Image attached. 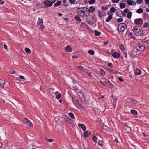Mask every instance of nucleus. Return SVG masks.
I'll use <instances>...</instances> for the list:
<instances>
[{
    "label": "nucleus",
    "mask_w": 149,
    "mask_h": 149,
    "mask_svg": "<svg viewBox=\"0 0 149 149\" xmlns=\"http://www.w3.org/2000/svg\"><path fill=\"white\" fill-rule=\"evenodd\" d=\"M78 15L81 17H86L89 15V11L86 7H77Z\"/></svg>",
    "instance_id": "1"
},
{
    "label": "nucleus",
    "mask_w": 149,
    "mask_h": 149,
    "mask_svg": "<svg viewBox=\"0 0 149 149\" xmlns=\"http://www.w3.org/2000/svg\"><path fill=\"white\" fill-rule=\"evenodd\" d=\"M127 26L124 23H120L118 26L117 30L119 33H123L127 29Z\"/></svg>",
    "instance_id": "2"
},
{
    "label": "nucleus",
    "mask_w": 149,
    "mask_h": 149,
    "mask_svg": "<svg viewBox=\"0 0 149 149\" xmlns=\"http://www.w3.org/2000/svg\"><path fill=\"white\" fill-rule=\"evenodd\" d=\"M133 31L134 33L136 36H141L143 34V31L139 28H137L136 26L134 27Z\"/></svg>",
    "instance_id": "3"
},
{
    "label": "nucleus",
    "mask_w": 149,
    "mask_h": 149,
    "mask_svg": "<svg viewBox=\"0 0 149 149\" xmlns=\"http://www.w3.org/2000/svg\"><path fill=\"white\" fill-rule=\"evenodd\" d=\"M135 48L137 51L141 52L145 49V47L143 44H139L135 46Z\"/></svg>",
    "instance_id": "4"
},
{
    "label": "nucleus",
    "mask_w": 149,
    "mask_h": 149,
    "mask_svg": "<svg viewBox=\"0 0 149 149\" xmlns=\"http://www.w3.org/2000/svg\"><path fill=\"white\" fill-rule=\"evenodd\" d=\"M134 23L135 24L141 26L143 24V21L141 18H139L135 19Z\"/></svg>",
    "instance_id": "5"
},
{
    "label": "nucleus",
    "mask_w": 149,
    "mask_h": 149,
    "mask_svg": "<svg viewBox=\"0 0 149 149\" xmlns=\"http://www.w3.org/2000/svg\"><path fill=\"white\" fill-rule=\"evenodd\" d=\"M100 82L104 86H106L107 84L110 83L108 79H106L103 78H101Z\"/></svg>",
    "instance_id": "6"
},
{
    "label": "nucleus",
    "mask_w": 149,
    "mask_h": 149,
    "mask_svg": "<svg viewBox=\"0 0 149 149\" xmlns=\"http://www.w3.org/2000/svg\"><path fill=\"white\" fill-rule=\"evenodd\" d=\"M23 123L24 124H25L27 126H30L32 127H33V125L31 122L26 118H25L24 120Z\"/></svg>",
    "instance_id": "7"
},
{
    "label": "nucleus",
    "mask_w": 149,
    "mask_h": 149,
    "mask_svg": "<svg viewBox=\"0 0 149 149\" xmlns=\"http://www.w3.org/2000/svg\"><path fill=\"white\" fill-rule=\"evenodd\" d=\"M43 20L42 18H40L39 17L38 18V20L37 22L38 24L40 26V28L42 29L44 28V26L43 25Z\"/></svg>",
    "instance_id": "8"
},
{
    "label": "nucleus",
    "mask_w": 149,
    "mask_h": 149,
    "mask_svg": "<svg viewBox=\"0 0 149 149\" xmlns=\"http://www.w3.org/2000/svg\"><path fill=\"white\" fill-rule=\"evenodd\" d=\"M84 72L85 73H86V75L88 76L90 78L92 77V75L91 74V73L89 72V71L86 69H84Z\"/></svg>",
    "instance_id": "9"
},
{
    "label": "nucleus",
    "mask_w": 149,
    "mask_h": 149,
    "mask_svg": "<svg viewBox=\"0 0 149 149\" xmlns=\"http://www.w3.org/2000/svg\"><path fill=\"white\" fill-rule=\"evenodd\" d=\"M45 6L47 7H48L52 6L53 3H51V2H50L47 0H46L44 2Z\"/></svg>",
    "instance_id": "10"
},
{
    "label": "nucleus",
    "mask_w": 149,
    "mask_h": 149,
    "mask_svg": "<svg viewBox=\"0 0 149 149\" xmlns=\"http://www.w3.org/2000/svg\"><path fill=\"white\" fill-rule=\"evenodd\" d=\"M65 51L68 52H70L72 51V49L70 46L68 45L65 48Z\"/></svg>",
    "instance_id": "11"
},
{
    "label": "nucleus",
    "mask_w": 149,
    "mask_h": 149,
    "mask_svg": "<svg viewBox=\"0 0 149 149\" xmlns=\"http://www.w3.org/2000/svg\"><path fill=\"white\" fill-rule=\"evenodd\" d=\"M91 134V131H87L84 132L83 136L85 138H86L88 136V135Z\"/></svg>",
    "instance_id": "12"
},
{
    "label": "nucleus",
    "mask_w": 149,
    "mask_h": 149,
    "mask_svg": "<svg viewBox=\"0 0 149 149\" xmlns=\"http://www.w3.org/2000/svg\"><path fill=\"white\" fill-rule=\"evenodd\" d=\"M78 126L79 127H81L83 131H85L86 130V127L84 124L79 123Z\"/></svg>",
    "instance_id": "13"
},
{
    "label": "nucleus",
    "mask_w": 149,
    "mask_h": 149,
    "mask_svg": "<svg viewBox=\"0 0 149 149\" xmlns=\"http://www.w3.org/2000/svg\"><path fill=\"white\" fill-rule=\"evenodd\" d=\"M79 95L80 98H83L85 100V95L84 93L83 92H80L79 93Z\"/></svg>",
    "instance_id": "14"
},
{
    "label": "nucleus",
    "mask_w": 149,
    "mask_h": 149,
    "mask_svg": "<svg viewBox=\"0 0 149 149\" xmlns=\"http://www.w3.org/2000/svg\"><path fill=\"white\" fill-rule=\"evenodd\" d=\"M103 129L106 130L107 131L110 132L111 130L106 125H103L102 126Z\"/></svg>",
    "instance_id": "15"
},
{
    "label": "nucleus",
    "mask_w": 149,
    "mask_h": 149,
    "mask_svg": "<svg viewBox=\"0 0 149 149\" xmlns=\"http://www.w3.org/2000/svg\"><path fill=\"white\" fill-rule=\"evenodd\" d=\"M112 56L114 58H118L120 57V55L117 52H114L112 54Z\"/></svg>",
    "instance_id": "16"
},
{
    "label": "nucleus",
    "mask_w": 149,
    "mask_h": 149,
    "mask_svg": "<svg viewBox=\"0 0 149 149\" xmlns=\"http://www.w3.org/2000/svg\"><path fill=\"white\" fill-rule=\"evenodd\" d=\"M113 15V14H111L110 15H109L107 18L106 19V22H108L110 21L111 19L113 18L112 15Z\"/></svg>",
    "instance_id": "17"
},
{
    "label": "nucleus",
    "mask_w": 149,
    "mask_h": 149,
    "mask_svg": "<svg viewBox=\"0 0 149 149\" xmlns=\"http://www.w3.org/2000/svg\"><path fill=\"white\" fill-rule=\"evenodd\" d=\"M79 16V15L76 16L75 17V19L76 21H78V22L80 23L81 22V20Z\"/></svg>",
    "instance_id": "18"
},
{
    "label": "nucleus",
    "mask_w": 149,
    "mask_h": 149,
    "mask_svg": "<svg viewBox=\"0 0 149 149\" xmlns=\"http://www.w3.org/2000/svg\"><path fill=\"white\" fill-rule=\"evenodd\" d=\"M56 95V97L58 99H59L60 98L61 94L58 92L57 91L55 93Z\"/></svg>",
    "instance_id": "19"
},
{
    "label": "nucleus",
    "mask_w": 149,
    "mask_h": 149,
    "mask_svg": "<svg viewBox=\"0 0 149 149\" xmlns=\"http://www.w3.org/2000/svg\"><path fill=\"white\" fill-rule=\"evenodd\" d=\"M135 74L137 75L141 74V71L139 69H137L135 72Z\"/></svg>",
    "instance_id": "20"
},
{
    "label": "nucleus",
    "mask_w": 149,
    "mask_h": 149,
    "mask_svg": "<svg viewBox=\"0 0 149 149\" xmlns=\"http://www.w3.org/2000/svg\"><path fill=\"white\" fill-rule=\"evenodd\" d=\"M5 82L4 80H1L0 81V86L2 88H3L4 86V84H5Z\"/></svg>",
    "instance_id": "21"
},
{
    "label": "nucleus",
    "mask_w": 149,
    "mask_h": 149,
    "mask_svg": "<svg viewBox=\"0 0 149 149\" xmlns=\"http://www.w3.org/2000/svg\"><path fill=\"white\" fill-rule=\"evenodd\" d=\"M95 10V8L93 7V6H91L89 7L88 10L89 11V14H90V12H93Z\"/></svg>",
    "instance_id": "22"
},
{
    "label": "nucleus",
    "mask_w": 149,
    "mask_h": 149,
    "mask_svg": "<svg viewBox=\"0 0 149 149\" xmlns=\"http://www.w3.org/2000/svg\"><path fill=\"white\" fill-rule=\"evenodd\" d=\"M131 113L134 115H136L137 114V111L134 110H131Z\"/></svg>",
    "instance_id": "23"
},
{
    "label": "nucleus",
    "mask_w": 149,
    "mask_h": 149,
    "mask_svg": "<svg viewBox=\"0 0 149 149\" xmlns=\"http://www.w3.org/2000/svg\"><path fill=\"white\" fill-rule=\"evenodd\" d=\"M61 1H58L57 3H54V7H57L59 6L60 3H61Z\"/></svg>",
    "instance_id": "24"
},
{
    "label": "nucleus",
    "mask_w": 149,
    "mask_h": 149,
    "mask_svg": "<svg viewBox=\"0 0 149 149\" xmlns=\"http://www.w3.org/2000/svg\"><path fill=\"white\" fill-rule=\"evenodd\" d=\"M143 27V28L149 27V24L148 22L145 23Z\"/></svg>",
    "instance_id": "25"
},
{
    "label": "nucleus",
    "mask_w": 149,
    "mask_h": 149,
    "mask_svg": "<svg viewBox=\"0 0 149 149\" xmlns=\"http://www.w3.org/2000/svg\"><path fill=\"white\" fill-rule=\"evenodd\" d=\"M132 15V13L131 12H128L127 15V17L129 19H130Z\"/></svg>",
    "instance_id": "26"
},
{
    "label": "nucleus",
    "mask_w": 149,
    "mask_h": 149,
    "mask_svg": "<svg viewBox=\"0 0 149 149\" xmlns=\"http://www.w3.org/2000/svg\"><path fill=\"white\" fill-rule=\"evenodd\" d=\"M94 32L95 33V35L96 36H99L101 34V33L100 32H99L96 30H95Z\"/></svg>",
    "instance_id": "27"
},
{
    "label": "nucleus",
    "mask_w": 149,
    "mask_h": 149,
    "mask_svg": "<svg viewBox=\"0 0 149 149\" xmlns=\"http://www.w3.org/2000/svg\"><path fill=\"white\" fill-rule=\"evenodd\" d=\"M133 1L131 0H127V4L129 5H132L133 3Z\"/></svg>",
    "instance_id": "28"
},
{
    "label": "nucleus",
    "mask_w": 149,
    "mask_h": 149,
    "mask_svg": "<svg viewBox=\"0 0 149 149\" xmlns=\"http://www.w3.org/2000/svg\"><path fill=\"white\" fill-rule=\"evenodd\" d=\"M136 12L139 14L143 12V10L142 8H139L137 10Z\"/></svg>",
    "instance_id": "29"
},
{
    "label": "nucleus",
    "mask_w": 149,
    "mask_h": 149,
    "mask_svg": "<svg viewBox=\"0 0 149 149\" xmlns=\"http://www.w3.org/2000/svg\"><path fill=\"white\" fill-rule=\"evenodd\" d=\"M120 49L123 52L125 50V48L124 45L123 44L120 45L119 46Z\"/></svg>",
    "instance_id": "30"
},
{
    "label": "nucleus",
    "mask_w": 149,
    "mask_h": 149,
    "mask_svg": "<svg viewBox=\"0 0 149 149\" xmlns=\"http://www.w3.org/2000/svg\"><path fill=\"white\" fill-rule=\"evenodd\" d=\"M125 7V4L123 3H121L120 5V7L121 9H123Z\"/></svg>",
    "instance_id": "31"
},
{
    "label": "nucleus",
    "mask_w": 149,
    "mask_h": 149,
    "mask_svg": "<svg viewBox=\"0 0 149 149\" xmlns=\"http://www.w3.org/2000/svg\"><path fill=\"white\" fill-rule=\"evenodd\" d=\"M98 144L99 145H100L101 146H103V144H104V143L103 142V141L100 140L98 141Z\"/></svg>",
    "instance_id": "32"
},
{
    "label": "nucleus",
    "mask_w": 149,
    "mask_h": 149,
    "mask_svg": "<svg viewBox=\"0 0 149 149\" xmlns=\"http://www.w3.org/2000/svg\"><path fill=\"white\" fill-rule=\"evenodd\" d=\"M74 88L75 90V91L77 93H79V92L81 91H80L77 88L76 86H75Z\"/></svg>",
    "instance_id": "33"
},
{
    "label": "nucleus",
    "mask_w": 149,
    "mask_h": 149,
    "mask_svg": "<svg viewBox=\"0 0 149 149\" xmlns=\"http://www.w3.org/2000/svg\"><path fill=\"white\" fill-rule=\"evenodd\" d=\"M65 120L66 122L68 123V124L70 123V121L71 120V118H66L65 119Z\"/></svg>",
    "instance_id": "34"
},
{
    "label": "nucleus",
    "mask_w": 149,
    "mask_h": 149,
    "mask_svg": "<svg viewBox=\"0 0 149 149\" xmlns=\"http://www.w3.org/2000/svg\"><path fill=\"white\" fill-rule=\"evenodd\" d=\"M25 49L26 53H27L29 54L30 53L31 50L29 48H26Z\"/></svg>",
    "instance_id": "35"
},
{
    "label": "nucleus",
    "mask_w": 149,
    "mask_h": 149,
    "mask_svg": "<svg viewBox=\"0 0 149 149\" xmlns=\"http://www.w3.org/2000/svg\"><path fill=\"white\" fill-rule=\"evenodd\" d=\"M88 53L89 54H90L91 55H93L94 54V51L92 50H89L88 51Z\"/></svg>",
    "instance_id": "36"
},
{
    "label": "nucleus",
    "mask_w": 149,
    "mask_h": 149,
    "mask_svg": "<svg viewBox=\"0 0 149 149\" xmlns=\"http://www.w3.org/2000/svg\"><path fill=\"white\" fill-rule=\"evenodd\" d=\"M111 12L112 13H114L116 11V9L114 7H112L110 9Z\"/></svg>",
    "instance_id": "37"
},
{
    "label": "nucleus",
    "mask_w": 149,
    "mask_h": 149,
    "mask_svg": "<svg viewBox=\"0 0 149 149\" xmlns=\"http://www.w3.org/2000/svg\"><path fill=\"white\" fill-rule=\"evenodd\" d=\"M95 1V0H91L89 1L88 3L90 4H94Z\"/></svg>",
    "instance_id": "38"
},
{
    "label": "nucleus",
    "mask_w": 149,
    "mask_h": 149,
    "mask_svg": "<svg viewBox=\"0 0 149 149\" xmlns=\"http://www.w3.org/2000/svg\"><path fill=\"white\" fill-rule=\"evenodd\" d=\"M69 115L73 119L75 118V117L74 115L72 113H69Z\"/></svg>",
    "instance_id": "39"
},
{
    "label": "nucleus",
    "mask_w": 149,
    "mask_h": 149,
    "mask_svg": "<svg viewBox=\"0 0 149 149\" xmlns=\"http://www.w3.org/2000/svg\"><path fill=\"white\" fill-rule=\"evenodd\" d=\"M100 72L101 74L102 75H104L105 74L104 71L102 69L100 70Z\"/></svg>",
    "instance_id": "40"
},
{
    "label": "nucleus",
    "mask_w": 149,
    "mask_h": 149,
    "mask_svg": "<svg viewBox=\"0 0 149 149\" xmlns=\"http://www.w3.org/2000/svg\"><path fill=\"white\" fill-rule=\"evenodd\" d=\"M130 101H132L133 103L135 104L139 103V102L137 100H133L132 99H131Z\"/></svg>",
    "instance_id": "41"
},
{
    "label": "nucleus",
    "mask_w": 149,
    "mask_h": 149,
    "mask_svg": "<svg viewBox=\"0 0 149 149\" xmlns=\"http://www.w3.org/2000/svg\"><path fill=\"white\" fill-rule=\"evenodd\" d=\"M88 18L86 19V22L87 23L90 25H92L93 24V23L91 21L88 20Z\"/></svg>",
    "instance_id": "42"
},
{
    "label": "nucleus",
    "mask_w": 149,
    "mask_h": 149,
    "mask_svg": "<svg viewBox=\"0 0 149 149\" xmlns=\"http://www.w3.org/2000/svg\"><path fill=\"white\" fill-rule=\"evenodd\" d=\"M79 101L78 99H76L75 102V104L77 106L79 104Z\"/></svg>",
    "instance_id": "43"
},
{
    "label": "nucleus",
    "mask_w": 149,
    "mask_h": 149,
    "mask_svg": "<svg viewBox=\"0 0 149 149\" xmlns=\"http://www.w3.org/2000/svg\"><path fill=\"white\" fill-rule=\"evenodd\" d=\"M77 68L78 69H79L81 71H82L84 68L83 66H77Z\"/></svg>",
    "instance_id": "44"
},
{
    "label": "nucleus",
    "mask_w": 149,
    "mask_h": 149,
    "mask_svg": "<svg viewBox=\"0 0 149 149\" xmlns=\"http://www.w3.org/2000/svg\"><path fill=\"white\" fill-rule=\"evenodd\" d=\"M129 35L131 38H135V37H134V36L132 34V33L130 32H129Z\"/></svg>",
    "instance_id": "45"
},
{
    "label": "nucleus",
    "mask_w": 149,
    "mask_h": 149,
    "mask_svg": "<svg viewBox=\"0 0 149 149\" xmlns=\"http://www.w3.org/2000/svg\"><path fill=\"white\" fill-rule=\"evenodd\" d=\"M123 19L122 18H119L117 19V21L118 23H120L122 22L123 21Z\"/></svg>",
    "instance_id": "46"
},
{
    "label": "nucleus",
    "mask_w": 149,
    "mask_h": 149,
    "mask_svg": "<svg viewBox=\"0 0 149 149\" xmlns=\"http://www.w3.org/2000/svg\"><path fill=\"white\" fill-rule=\"evenodd\" d=\"M75 0H70L69 2L71 4H75Z\"/></svg>",
    "instance_id": "47"
},
{
    "label": "nucleus",
    "mask_w": 149,
    "mask_h": 149,
    "mask_svg": "<svg viewBox=\"0 0 149 149\" xmlns=\"http://www.w3.org/2000/svg\"><path fill=\"white\" fill-rule=\"evenodd\" d=\"M92 140L94 142H95L96 141H97V138L95 136H94L93 138H92Z\"/></svg>",
    "instance_id": "48"
},
{
    "label": "nucleus",
    "mask_w": 149,
    "mask_h": 149,
    "mask_svg": "<svg viewBox=\"0 0 149 149\" xmlns=\"http://www.w3.org/2000/svg\"><path fill=\"white\" fill-rule=\"evenodd\" d=\"M46 140L48 141L49 142H52L53 141V140L52 139H48L47 138H46Z\"/></svg>",
    "instance_id": "49"
},
{
    "label": "nucleus",
    "mask_w": 149,
    "mask_h": 149,
    "mask_svg": "<svg viewBox=\"0 0 149 149\" xmlns=\"http://www.w3.org/2000/svg\"><path fill=\"white\" fill-rule=\"evenodd\" d=\"M143 0H136V2L137 4H141Z\"/></svg>",
    "instance_id": "50"
},
{
    "label": "nucleus",
    "mask_w": 149,
    "mask_h": 149,
    "mask_svg": "<svg viewBox=\"0 0 149 149\" xmlns=\"http://www.w3.org/2000/svg\"><path fill=\"white\" fill-rule=\"evenodd\" d=\"M119 1V0H112V2L114 3H117Z\"/></svg>",
    "instance_id": "51"
},
{
    "label": "nucleus",
    "mask_w": 149,
    "mask_h": 149,
    "mask_svg": "<svg viewBox=\"0 0 149 149\" xmlns=\"http://www.w3.org/2000/svg\"><path fill=\"white\" fill-rule=\"evenodd\" d=\"M10 72L11 74H14L15 73V71L13 70H10Z\"/></svg>",
    "instance_id": "52"
},
{
    "label": "nucleus",
    "mask_w": 149,
    "mask_h": 149,
    "mask_svg": "<svg viewBox=\"0 0 149 149\" xmlns=\"http://www.w3.org/2000/svg\"><path fill=\"white\" fill-rule=\"evenodd\" d=\"M108 9V8L107 7H104L102 6V10H107Z\"/></svg>",
    "instance_id": "53"
},
{
    "label": "nucleus",
    "mask_w": 149,
    "mask_h": 149,
    "mask_svg": "<svg viewBox=\"0 0 149 149\" xmlns=\"http://www.w3.org/2000/svg\"><path fill=\"white\" fill-rule=\"evenodd\" d=\"M123 56L125 57L126 58H127V54L125 52L123 53Z\"/></svg>",
    "instance_id": "54"
},
{
    "label": "nucleus",
    "mask_w": 149,
    "mask_h": 149,
    "mask_svg": "<svg viewBox=\"0 0 149 149\" xmlns=\"http://www.w3.org/2000/svg\"><path fill=\"white\" fill-rule=\"evenodd\" d=\"M129 9L128 8H126L124 10L123 12L125 13H127Z\"/></svg>",
    "instance_id": "55"
},
{
    "label": "nucleus",
    "mask_w": 149,
    "mask_h": 149,
    "mask_svg": "<svg viewBox=\"0 0 149 149\" xmlns=\"http://www.w3.org/2000/svg\"><path fill=\"white\" fill-rule=\"evenodd\" d=\"M108 66L110 67H113V66L112 65V64L111 63H109L108 64Z\"/></svg>",
    "instance_id": "56"
},
{
    "label": "nucleus",
    "mask_w": 149,
    "mask_h": 149,
    "mask_svg": "<svg viewBox=\"0 0 149 149\" xmlns=\"http://www.w3.org/2000/svg\"><path fill=\"white\" fill-rule=\"evenodd\" d=\"M98 16H99V17H100L101 18V17H102V15H101V13L100 11H98Z\"/></svg>",
    "instance_id": "57"
},
{
    "label": "nucleus",
    "mask_w": 149,
    "mask_h": 149,
    "mask_svg": "<svg viewBox=\"0 0 149 149\" xmlns=\"http://www.w3.org/2000/svg\"><path fill=\"white\" fill-rule=\"evenodd\" d=\"M3 47H4V48L5 49H6V50H8V48H7V46L6 45V44H4Z\"/></svg>",
    "instance_id": "58"
},
{
    "label": "nucleus",
    "mask_w": 149,
    "mask_h": 149,
    "mask_svg": "<svg viewBox=\"0 0 149 149\" xmlns=\"http://www.w3.org/2000/svg\"><path fill=\"white\" fill-rule=\"evenodd\" d=\"M1 148L2 149H5L4 148H3L2 146V144L0 142V148Z\"/></svg>",
    "instance_id": "59"
},
{
    "label": "nucleus",
    "mask_w": 149,
    "mask_h": 149,
    "mask_svg": "<svg viewBox=\"0 0 149 149\" xmlns=\"http://www.w3.org/2000/svg\"><path fill=\"white\" fill-rule=\"evenodd\" d=\"M19 78L21 79H24L25 78L23 76L21 75L19 77Z\"/></svg>",
    "instance_id": "60"
},
{
    "label": "nucleus",
    "mask_w": 149,
    "mask_h": 149,
    "mask_svg": "<svg viewBox=\"0 0 149 149\" xmlns=\"http://www.w3.org/2000/svg\"><path fill=\"white\" fill-rule=\"evenodd\" d=\"M145 3L148 4H149V0H145Z\"/></svg>",
    "instance_id": "61"
},
{
    "label": "nucleus",
    "mask_w": 149,
    "mask_h": 149,
    "mask_svg": "<svg viewBox=\"0 0 149 149\" xmlns=\"http://www.w3.org/2000/svg\"><path fill=\"white\" fill-rule=\"evenodd\" d=\"M4 2L2 0H0V4H3L4 3Z\"/></svg>",
    "instance_id": "62"
},
{
    "label": "nucleus",
    "mask_w": 149,
    "mask_h": 149,
    "mask_svg": "<svg viewBox=\"0 0 149 149\" xmlns=\"http://www.w3.org/2000/svg\"><path fill=\"white\" fill-rule=\"evenodd\" d=\"M118 80L121 82H122L123 81V79L120 77H119L118 78Z\"/></svg>",
    "instance_id": "63"
},
{
    "label": "nucleus",
    "mask_w": 149,
    "mask_h": 149,
    "mask_svg": "<svg viewBox=\"0 0 149 149\" xmlns=\"http://www.w3.org/2000/svg\"><path fill=\"white\" fill-rule=\"evenodd\" d=\"M78 56H72V58L73 59H77L78 58Z\"/></svg>",
    "instance_id": "64"
}]
</instances>
